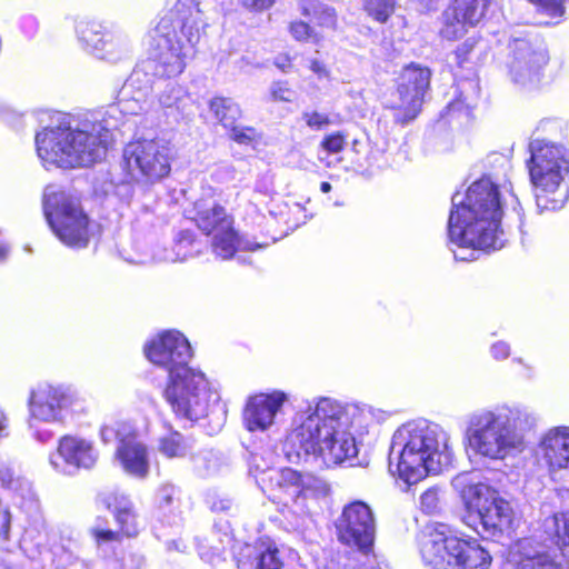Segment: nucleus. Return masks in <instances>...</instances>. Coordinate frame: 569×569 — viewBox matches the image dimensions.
<instances>
[{"mask_svg":"<svg viewBox=\"0 0 569 569\" xmlns=\"http://www.w3.org/2000/svg\"><path fill=\"white\" fill-rule=\"evenodd\" d=\"M103 505L113 512L120 531L132 537L138 533L137 516L133 510V505L129 498L117 491L104 493L101 497Z\"/></svg>","mask_w":569,"mask_h":569,"instance_id":"a878e982","label":"nucleus"},{"mask_svg":"<svg viewBox=\"0 0 569 569\" xmlns=\"http://www.w3.org/2000/svg\"><path fill=\"white\" fill-rule=\"evenodd\" d=\"M194 209L197 212L193 219L199 229L206 234L212 233L214 236L219 231L230 229L232 221L227 216L223 207L216 203L209 204L200 200L194 203Z\"/></svg>","mask_w":569,"mask_h":569,"instance_id":"cd10ccee","label":"nucleus"},{"mask_svg":"<svg viewBox=\"0 0 569 569\" xmlns=\"http://www.w3.org/2000/svg\"><path fill=\"white\" fill-rule=\"evenodd\" d=\"M452 483L460 490L468 509L477 512L483 533L495 537L513 528V508L496 489L482 482H472L469 475L457 476Z\"/></svg>","mask_w":569,"mask_h":569,"instance_id":"9d476101","label":"nucleus"},{"mask_svg":"<svg viewBox=\"0 0 569 569\" xmlns=\"http://www.w3.org/2000/svg\"><path fill=\"white\" fill-rule=\"evenodd\" d=\"M279 488L290 499L293 513L305 516L309 512L307 499L311 496L327 493L328 485L311 475H301L287 468L280 471Z\"/></svg>","mask_w":569,"mask_h":569,"instance_id":"6ab92c4d","label":"nucleus"},{"mask_svg":"<svg viewBox=\"0 0 569 569\" xmlns=\"http://www.w3.org/2000/svg\"><path fill=\"white\" fill-rule=\"evenodd\" d=\"M170 8L160 18L152 34L158 60L168 77L183 72L206 33L204 12L219 0H170Z\"/></svg>","mask_w":569,"mask_h":569,"instance_id":"20e7f679","label":"nucleus"},{"mask_svg":"<svg viewBox=\"0 0 569 569\" xmlns=\"http://www.w3.org/2000/svg\"><path fill=\"white\" fill-rule=\"evenodd\" d=\"M133 427L128 422H117L114 426H103L100 429V438L104 443H110L114 439L118 443H122V440H127L133 435Z\"/></svg>","mask_w":569,"mask_h":569,"instance_id":"4c0bfd02","label":"nucleus"},{"mask_svg":"<svg viewBox=\"0 0 569 569\" xmlns=\"http://www.w3.org/2000/svg\"><path fill=\"white\" fill-rule=\"evenodd\" d=\"M290 32L298 41L312 40L313 42H319L321 39V37L315 32L309 24L302 21L292 22L290 24Z\"/></svg>","mask_w":569,"mask_h":569,"instance_id":"a19ab883","label":"nucleus"},{"mask_svg":"<svg viewBox=\"0 0 569 569\" xmlns=\"http://www.w3.org/2000/svg\"><path fill=\"white\" fill-rule=\"evenodd\" d=\"M189 446L179 432L174 431L162 437L159 441V451L168 458H180L187 455Z\"/></svg>","mask_w":569,"mask_h":569,"instance_id":"f704fd0d","label":"nucleus"},{"mask_svg":"<svg viewBox=\"0 0 569 569\" xmlns=\"http://www.w3.org/2000/svg\"><path fill=\"white\" fill-rule=\"evenodd\" d=\"M177 489L172 485H163L159 488L157 499L160 507H169L173 503Z\"/></svg>","mask_w":569,"mask_h":569,"instance_id":"de8ad7c7","label":"nucleus"},{"mask_svg":"<svg viewBox=\"0 0 569 569\" xmlns=\"http://www.w3.org/2000/svg\"><path fill=\"white\" fill-rule=\"evenodd\" d=\"M212 250L221 259H230L237 250H256L260 246L249 240L239 239L230 224V229L214 233L212 238Z\"/></svg>","mask_w":569,"mask_h":569,"instance_id":"c85d7f7f","label":"nucleus"},{"mask_svg":"<svg viewBox=\"0 0 569 569\" xmlns=\"http://www.w3.org/2000/svg\"><path fill=\"white\" fill-rule=\"evenodd\" d=\"M72 401L70 388L42 382L30 390L28 409L34 420L57 422L62 419L63 410L71 406Z\"/></svg>","mask_w":569,"mask_h":569,"instance_id":"f3484780","label":"nucleus"},{"mask_svg":"<svg viewBox=\"0 0 569 569\" xmlns=\"http://www.w3.org/2000/svg\"><path fill=\"white\" fill-rule=\"evenodd\" d=\"M0 481L3 487L16 490L19 488L20 478L10 466L1 465Z\"/></svg>","mask_w":569,"mask_h":569,"instance_id":"a18cd8bd","label":"nucleus"},{"mask_svg":"<svg viewBox=\"0 0 569 569\" xmlns=\"http://www.w3.org/2000/svg\"><path fill=\"white\" fill-rule=\"evenodd\" d=\"M184 241H189V234H188V232H183V233H182V238L179 240V243H178V244H179L180 247H182V244H183V242H184Z\"/></svg>","mask_w":569,"mask_h":569,"instance_id":"052dcab7","label":"nucleus"},{"mask_svg":"<svg viewBox=\"0 0 569 569\" xmlns=\"http://www.w3.org/2000/svg\"><path fill=\"white\" fill-rule=\"evenodd\" d=\"M450 462L447 437L427 421H410L392 436L389 469L407 486L418 483L429 473H438Z\"/></svg>","mask_w":569,"mask_h":569,"instance_id":"39448f33","label":"nucleus"},{"mask_svg":"<svg viewBox=\"0 0 569 569\" xmlns=\"http://www.w3.org/2000/svg\"><path fill=\"white\" fill-rule=\"evenodd\" d=\"M491 0H455L443 13L441 36L456 40L466 33L467 26H476L485 16Z\"/></svg>","mask_w":569,"mask_h":569,"instance_id":"aec40b11","label":"nucleus"},{"mask_svg":"<svg viewBox=\"0 0 569 569\" xmlns=\"http://www.w3.org/2000/svg\"><path fill=\"white\" fill-rule=\"evenodd\" d=\"M349 418L350 417H347L342 422L341 428L337 429L328 449H326L323 455L320 456L326 461L331 463H341L345 460L357 456V445L353 436L349 431V427L358 422L355 419L350 421Z\"/></svg>","mask_w":569,"mask_h":569,"instance_id":"bb28decb","label":"nucleus"},{"mask_svg":"<svg viewBox=\"0 0 569 569\" xmlns=\"http://www.w3.org/2000/svg\"><path fill=\"white\" fill-rule=\"evenodd\" d=\"M471 48H472V44L465 42L462 48H459L456 52L458 58H460L461 56H466L471 50Z\"/></svg>","mask_w":569,"mask_h":569,"instance_id":"4d7b16f0","label":"nucleus"},{"mask_svg":"<svg viewBox=\"0 0 569 569\" xmlns=\"http://www.w3.org/2000/svg\"><path fill=\"white\" fill-rule=\"evenodd\" d=\"M230 138L239 144H250L258 138L256 129L251 127L233 126L230 128Z\"/></svg>","mask_w":569,"mask_h":569,"instance_id":"37998d69","label":"nucleus"},{"mask_svg":"<svg viewBox=\"0 0 569 569\" xmlns=\"http://www.w3.org/2000/svg\"><path fill=\"white\" fill-rule=\"evenodd\" d=\"M459 97L448 106V110L452 114L463 111L469 117L479 100V84L475 80H466L459 83Z\"/></svg>","mask_w":569,"mask_h":569,"instance_id":"7c9ffc66","label":"nucleus"},{"mask_svg":"<svg viewBox=\"0 0 569 569\" xmlns=\"http://www.w3.org/2000/svg\"><path fill=\"white\" fill-rule=\"evenodd\" d=\"M238 569H281L282 561L274 541L262 538L244 543L236 552Z\"/></svg>","mask_w":569,"mask_h":569,"instance_id":"4be33fe9","label":"nucleus"},{"mask_svg":"<svg viewBox=\"0 0 569 569\" xmlns=\"http://www.w3.org/2000/svg\"><path fill=\"white\" fill-rule=\"evenodd\" d=\"M188 98L187 91L176 82H169L159 94V103L164 108H181L184 99Z\"/></svg>","mask_w":569,"mask_h":569,"instance_id":"c9c22d12","label":"nucleus"},{"mask_svg":"<svg viewBox=\"0 0 569 569\" xmlns=\"http://www.w3.org/2000/svg\"><path fill=\"white\" fill-rule=\"evenodd\" d=\"M531 3L548 11L551 16H560L563 12V0H529Z\"/></svg>","mask_w":569,"mask_h":569,"instance_id":"09e8293b","label":"nucleus"},{"mask_svg":"<svg viewBox=\"0 0 569 569\" xmlns=\"http://www.w3.org/2000/svg\"><path fill=\"white\" fill-rule=\"evenodd\" d=\"M272 97L276 99V100H281V101H290L291 100V92L289 89L280 86V84H276L272 87Z\"/></svg>","mask_w":569,"mask_h":569,"instance_id":"3c124183","label":"nucleus"},{"mask_svg":"<svg viewBox=\"0 0 569 569\" xmlns=\"http://www.w3.org/2000/svg\"><path fill=\"white\" fill-rule=\"evenodd\" d=\"M420 508L425 513L432 515L440 510L439 489L436 487L427 489L420 496Z\"/></svg>","mask_w":569,"mask_h":569,"instance_id":"ea45409f","label":"nucleus"},{"mask_svg":"<svg viewBox=\"0 0 569 569\" xmlns=\"http://www.w3.org/2000/svg\"><path fill=\"white\" fill-rule=\"evenodd\" d=\"M546 531L552 533L556 543L569 552V513H555L545 520Z\"/></svg>","mask_w":569,"mask_h":569,"instance_id":"72a5a7b5","label":"nucleus"},{"mask_svg":"<svg viewBox=\"0 0 569 569\" xmlns=\"http://www.w3.org/2000/svg\"><path fill=\"white\" fill-rule=\"evenodd\" d=\"M451 201L449 240L468 250L467 254L453 252L456 260L472 261L478 259V250L503 247L502 232L498 229L501 218L499 193L490 179L473 182L465 194L455 193Z\"/></svg>","mask_w":569,"mask_h":569,"instance_id":"f257e3e1","label":"nucleus"},{"mask_svg":"<svg viewBox=\"0 0 569 569\" xmlns=\"http://www.w3.org/2000/svg\"><path fill=\"white\" fill-rule=\"evenodd\" d=\"M539 452L552 476L569 471V428L550 429L540 440Z\"/></svg>","mask_w":569,"mask_h":569,"instance_id":"5701e85b","label":"nucleus"},{"mask_svg":"<svg viewBox=\"0 0 569 569\" xmlns=\"http://www.w3.org/2000/svg\"><path fill=\"white\" fill-rule=\"evenodd\" d=\"M515 361H517L519 363H522V359L521 358L515 359Z\"/></svg>","mask_w":569,"mask_h":569,"instance_id":"e2e57ef3","label":"nucleus"},{"mask_svg":"<svg viewBox=\"0 0 569 569\" xmlns=\"http://www.w3.org/2000/svg\"><path fill=\"white\" fill-rule=\"evenodd\" d=\"M99 452L92 440L67 435L59 439L57 450L49 457L52 468L63 475H71L80 469L93 468Z\"/></svg>","mask_w":569,"mask_h":569,"instance_id":"2eb2a0df","label":"nucleus"},{"mask_svg":"<svg viewBox=\"0 0 569 569\" xmlns=\"http://www.w3.org/2000/svg\"><path fill=\"white\" fill-rule=\"evenodd\" d=\"M232 538L227 532L212 531L203 543L199 545L200 557L210 563L222 559L226 549L231 545Z\"/></svg>","mask_w":569,"mask_h":569,"instance_id":"c756f323","label":"nucleus"},{"mask_svg":"<svg viewBox=\"0 0 569 569\" xmlns=\"http://www.w3.org/2000/svg\"><path fill=\"white\" fill-rule=\"evenodd\" d=\"M274 64L282 71H288L290 68V58L288 56H279L274 60Z\"/></svg>","mask_w":569,"mask_h":569,"instance_id":"6e6d98bb","label":"nucleus"},{"mask_svg":"<svg viewBox=\"0 0 569 569\" xmlns=\"http://www.w3.org/2000/svg\"><path fill=\"white\" fill-rule=\"evenodd\" d=\"M77 33L80 41L99 59L116 62L128 52L124 38L107 31L97 21H80L77 24Z\"/></svg>","mask_w":569,"mask_h":569,"instance_id":"a211bd4d","label":"nucleus"},{"mask_svg":"<svg viewBox=\"0 0 569 569\" xmlns=\"http://www.w3.org/2000/svg\"><path fill=\"white\" fill-rule=\"evenodd\" d=\"M90 531L98 543L118 541L120 539V531L104 527L100 523V519H97Z\"/></svg>","mask_w":569,"mask_h":569,"instance_id":"79ce46f5","label":"nucleus"},{"mask_svg":"<svg viewBox=\"0 0 569 569\" xmlns=\"http://www.w3.org/2000/svg\"><path fill=\"white\" fill-rule=\"evenodd\" d=\"M511 50L510 73L513 81L521 86L536 84L539 81L540 70L549 59L545 43L538 38L533 40L515 38Z\"/></svg>","mask_w":569,"mask_h":569,"instance_id":"dca6fc26","label":"nucleus"},{"mask_svg":"<svg viewBox=\"0 0 569 569\" xmlns=\"http://www.w3.org/2000/svg\"><path fill=\"white\" fill-rule=\"evenodd\" d=\"M210 110L226 129L233 128L241 116L239 106L229 98H213Z\"/></svg>","mask_w":569,"mask_h":569,"instance_id":"2f4dec72","label":"nucleus"},{"mask_svg":"<svg viewBox=\"0 0 569 569\" xmlns=\"http://www.w3.org/2000/svg\"><path fill=\"white\" fill-rule=\"evenodd\" d=\"M287 400L281 391L259 393L247 400L243 409V423L249 431H264L274 421V417Z\"/></svg>","mask_w":569,"mask_h":569,"instance_id":"412c9836","label":"nucleus"},{"mask_svg":"<svg viewBox=\"0 0 569 569\" xmlns=\"http://www.w3.org/2000/svg\"><path fill=\"white\" fill-rule=\"evenodd\" d=\"M110 123L92 116L81 121L63 117L36 136L39 158L61 168L88 167L102 159L111 139Z\"/></svg>","mask_w":569,"mask_h":569,"instance_id":"7ed1b4c3","label":"nucleus"},{"mask_svg":"<svg viewBox=\"0 0 569 569\" xmlns=\"http://www.w3.org/2000/svg\"><path fill=\"white\" fill-rule=\"evenodd\" d=\"M9 249L7 246L0 243V261L4 260L8 256Z\"/></svg>","mask_w":569,"mask_h":569,"instance_id":"13d9d810","label":"nucleus"},{"mask_svg":"<svg viewBox=\"0 0 569 569\" xmlns=\"http://www.w3.org/2000/svg\"><path fill=\"white\" fill-rule=\"evenodd\" d=\"M116 459L132 477L143 479L149 473V451L147 446L138 440L136 431L127 440H122V443H118Z\"/></svg>","mask_w":569,"mask_h":569,"instance_id":"b1692460","label":"nucleus"},{"mask_svg":"<svg viewBox=\"0 0 569 569\" xmlns=\"http://www.w3.org/2000/svg\"><path fill=\"white\" fill-rule=\"evenodd\" d=\"M141 562H142V559H141V558H138V559H137V566H136V567H130V568H128V569H138V568L140 567Z\"/></svg>","mask_w":569,"mask_h":569,"instance_id":"680f3d73","label":"nucleus"},{"mask_svg":"<svg viewBox=\"0 0 569 569\" xmlns=\"http://www.w3.org/2000/svg\"><path fill=\"white\" fill-rule=\"evenodd\" d=\"M526 407H496L472 412L466 427L467 449L489 460H503L523 448V432L536 425Z\"/></svg>","mask_w":569,"mask_h":569,"instance_id":"423d86ee","label":"nucleus"},{"mask_svg":"<svg viewBox=\"0 0 569 569\" xmlns=\"http://www.w3.org/2000/svg\"><path fill=\"white\" fill-rule=\"evenodd\" d=\"M302 14L313 17L319 26L335 29L337 26V14L333 8L320 3L318 0H302Z\"/></svg>","mask_w":569,"mask_h":569,"instance_id":"473e14b6","label":"nucleus"},{"mask_svg":"<svg viewBox=\"0 0 569 569\" xmlns=\"http://www.w3.org/2000/svg\"><path fill=\"white\" fill-rule=\"evenodd\" d=\"M310 69L313 73H316L319 78H328L329 71L326 68V66L319 61V60H311L310 61Z\"/></svg>","mask_w":569,"mask_h":569,"instance_id":"603ef678","label":"nucleus"},{"mask_svg":"<svg viewBox=\"0 0 569 569\" xmlns=\"http://www.w3.org/2000/svg\"><path fill=\"white\" fill-rule=\"evenodd\" d=\"M174 156L173 144L164 138L139 139L124 147L122 166L130 180L153 184L169 176Z\"/></svg>","mask_w":569,"mask_h":569,"instance_id":"9b49d317","label":"nucleus"},{"mask_svg":"<svg viewBox=\"0 0 569 569\" xmlns=\"http://www.w3.org/2000/svg\"><path fill=\"white\" fill-rule=\"evenodd\" d=\"M396 0H365V10L378 22H386L393 13Z\"/></svg>","mask_w":569,"mask_h":569,"instance_id":"e433bc0d","label":"nucleus"},{"mask_svg":"<svg viewBox=\"0 0 569 569\" xmlns=\"http://www.w3.org/2000/svg\"><path fill=\"white\" fill-rule=\"evenodd\" d=\"M518 553L517 569H569L568 563H562L557 556L551 555L530 539L519 541Z\"/></svg>","mask_w":569,"mask_h":569,"instance_id":"393cba45","label":"nucleus"},{"mask_svg":"<svg viewBox=\"0 0 569 569\" xmlns=\"http://www.w3.org/2000/svg\"><path fill=\"white\" fill-rule=\"evenodd\" d=\"M338 540L362 553H368L373 547L376 537V520L371 508L355 501L346 506L337 523Z\"/></svg>","mask_w":569,"mask_h":569,"instance_id":"4468645a","label":"nucleus"},{"mask_svg":"<svg viewBox=\"0 0 569 569\" xmlns=\"http://www.w3.org/2000/svg\"><path fill=\"white\" fill-rule=\"evenodd\" d=\"M46 219L61 242L82 248L89 242V219L78 199L56 186H48L43 193Z\"/></svg>","mask_w":569,"mask_h":569,"instance_id":"f8f14e48","label":"nucleus"},{"mask_svg":"<svg viewBox=\"0 0 569 569\" xmlns=\"http://www.w3.org/2000/svg\"><path fill=\"white\" fill-rule=\"evenodd\" d=\"M147 358L169 372L163 398L172 411L182 418L198 420L207 415L208 381L204 375L188 366L191 347L183 335L166 331L144 347Z\"/></svg>","mask_w":569,"mask_h":569,"instance_id":"f03ea898","label":"nucleus"},{"mask_svg":"<svg viewBox=\"0 0 569 569\" xmlns=\"http://www.w3.org/2000/svg\"><path fill=\"white\" fill-rule=\"evenodd\" d=\"M320 190L325 193L329 192L331 190V184L329 182H321Z\"/></svg>","mask_w":569,"mask_h":569,"instance_id":"bf43d9fd","label":"nucleus"},{"mask_svg":"<svg viewBox=\"0 0 569 569\" xmlns=\"http://www.w3.org/2000/svg\"><path fill=\"white\" fill-rule=\"evenodd\" d=\"M358 410L357 407L345 408L336 400L322 398L315 408L309 407L307 417L290 433L289 440L306 455L320 457L345 419L355 417Z\"/></svg>","mask_w":569,"mask_h":569,"instance_id":"1a4fd4ad","label":"nucleus"},{"mask_svg":"<svg viewBox=\"0 0 569 569\" xmlns=\"http://www.w3.org/2000/svg\"><path fill=\"white\" fill-rule=\"evenodd\" d=\"M491 356L497 360L507 359L510 355V347L507 342L499 341L491 346Z\"/></svg>","mask_w":569,"mask_h":569,"instance_id":"8fccbe9b","label":"nucleus"},{"mask_svg":"<svg viewBox=\"0 0 569 569\" xmlns=\"http://www.w3.org/2000/svg\"><path fill=\"white\" fill-rule=\"evenodd\" d=\"M423 563L430 569H488L489 552L477 540H465L435 529L419 543Z\"/></svg>","mask_w":569,"mask_h":569,"instance_id":"6e6552de","label":"nucleus"},{"mask_svg":"<svg viewBox=\"0 0 569 569\" xmlns=\"http://www.w3.org/2000/svg\"><path fill=\"white\" fill-rule=\"evenodd\" d=\"M431 72L428 68L411 63L399 76L396 99L391 101L393 118L399 123L413 120L420 111L423 96L430 84Z\"/></svg>","mask_w":569,"mask_h":569,"instance_id":"ddd939ff","label":"nucleus"},{"mask_svg":"<svg viewBox=\"0 0 569 569\" xmlns=\"http://www.w3.org/2000/svg\"><path fill=\"white\" fill-rule=\"evenodd\" d=\"M10 512L0 508V535H7L10 528Z\"/></svg>","mask_w":569,"mask_h":569,"instance_id":"864d4df0","label":"nucleus"},{"mask_svg":"<svg viewBox=\"0 0 569 569\" xmlns=\"http://www.w3.org/2000/svg\"><path fill=\"white\" fill-rule=\"evenodd\" d=\"M9 435V419L4 410L0 407V439Z\"/></svg>","mask_w":569,"mask_h":569,"instance_id":"5fc2aeb1","label":"nucleus"},{"mask_svg":"<svg viewBox=\"0 0 569 569\" xmlns=\"http://www.w3.org/2000/svg\"><path fill=\"white\" fill-rule=\"evenodd\" d=\"M346 134L342 132H336L326 136L321 141V148L329 153H338L345 149Z\"/></svg>","mask_w":569,"mask_h":569,"instance_id":"c03bdc74","label":"nucleus"},{"mask_svg":"<svg viewBox=\"0 0 569 569\" xmlns=\"http://www.w3.org/2000/svg\"><path fill=\"white\" fill-rule=\"evenodd\" d=\"M301 118L306 126L313 131H321L335 124L333 119L328 113L318 110H306L302 112Z\"/></svg>","mask_w":569,"mask_h":569,"instance_id":"58836bf2","label":"nucleus"},{"mask_svg":"<svg viewBox=\"0 0 569 569\" xmlns=\"http://www.w3.org/2000/svg\"><path fill=\"white\" fill-rule=\"evenodd\" d=\"M529 173L533 186L540 189L538 202L550 203L552 210L561 208L568 199L563 184L569 174V151L560 144L535 140L530 143Z\"/></svg>","mask_w":569,"mask_h":569,"instance_id":"0eeeda50","label":"nucleus"},{"mask_svg":"<svg viewBox=\"0 0 569 569\" xmlns=\"http://www.w3.org/2000/svg\"><path fill=\"white\" fill-rule=\"evenodd\" d=\"M239 3L249 12L259 13L270 9L276 0H239Z\"/></svg>","mask_w":569,"mask_h":569,"instance_id":"49530a36","label":"nucleus"}]
</instances>
